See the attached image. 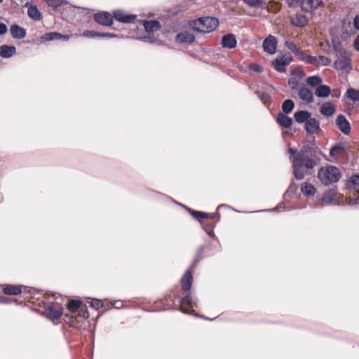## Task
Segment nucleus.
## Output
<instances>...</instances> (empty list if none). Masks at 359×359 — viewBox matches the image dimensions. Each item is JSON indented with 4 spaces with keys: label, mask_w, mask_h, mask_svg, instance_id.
I'll list each match as a JSON object with an SVG mask.
<instances>
[{
    "label": "nucleus",
    "mask_w": 359,
    "mask_h": 359,
    "mask_svg": "<svg viewBox=\"0 0 359 359\" xmlns=\"http://www.w3.org/2000/svg\"><path fill=\"white\" fill-rule=\"evenodd\" d=\"M292 172L297 180L304 179L306 172L304 168L313 169L320 160V156L323 152L315 145L314 139L309 144L303 145L299 151L296 149L289 148Z\"/></svg>",
    "instance_id": "nucleus-1"
},
{
    "label": "nucleus",
    "mask_w": 359,
    "mask_h": 359,
    "mask_svg": "<svg viewBox=\"0 0 359 359\" xmlns=\"http://www.w3.org/2000/svg\"><path fill=\"white\" fill-rule=\"evenodd\" d=\"M194 268L191 266L188 269L180 280L182 290H184L183 297H181L179 302L182 307V310L184 313H190L188 310L184 309L185 306L189 308L197 307L196 299L191 296L189 290L193 283L192 271Z\"/></svg>",
    "instance_id": "nucleus-2"
},
{
    "label": "nucleus",
    "mask_w": 359,
    "mask_h": 359,
    "mask_svg": "<svg viewBox=\"0 0 359 359\" xmlns=\"http://www.w3.org/2000/svg\"><path fill=\"white\" fill-rule=\"evenodd\" d=\"M318 177L323 184L328 185L337 182L341 177V172L336 166L328 165L319 170Z\"/></svg>",
    "instance_id": "nucleus-3"
},
{
    "label": "nucleus",
    "mask_w": 359,
    "mask_h": 359,
    "mask_svg": "<svg viewBox=\"0 0 359 359\" xmlns=\"http://www.w3.org/2000/svg\"><path fill=\"white\" fill-rule=\"evenodd\" d=\"M219 22L215 17L206 16L202 17L194 22L195 29L203 33H210L213 32L218 26Z\"/></svg>",
    "instance_id": "nucleus-4"
},
{
    "label": "nucleus",
    "mask_w": 359,
    "mask_h": 359,
    "mask_svg": "<svg viewBox=\"0 0 359 359\" xmlns=\"http://www.w3.org/2000/svg\"><path fill=\"white\" fill-rule=\"evenodd\" d=\"M63 314V308L59 303H51L44 310V315L55 324H57Z\"/></svg>",
    "instance_id": "nucleus-5"
},
{
    "label": "nucleus",
    "mask_w": 359,
    "mask_h": 359,
    "mask_svg": "<svg viewBox=\"0 0 359 359\" xmlns=\"http://www.w3.org/2000/svg\"><path fill=\"white\" fill-rule=\"evenodd\" d=\"M143 25L148 35L142 36V40L147 43H154V32L161 28V23L157 20H144Z\"/></svg>",
    "instance_id": "nucleus-6"
},
{
    "label": "nucleus",
    "mask_w": 359,
    "mask_h": 359,
    "mask_svg": "<svg viewBox=\"0 0 359 359\" xmlns=\"http://www.w3.org/2000/svg\"><path fill=\"white\" fill-rule=\"evenodd\" d=\"M293 61L292 57L290 54H283L277 57L272 61L273 68L279 73H284L286 71V67Z\"/></svg>",
    "instance_id": "nucleus-7"
},
{
    "label": "nucleus",
    "mask_w": 359,
    "mask_h": 359,
    "mask_svg": "<svg viewBox=\"0 0 359 359\" xmlns=\"http://www.w3.org/2000/svg\"><path fill=\"white\" fill-rule=\"evenodd\" d=\"M180 299L181 297H180L179 295L176 293H170L165 295L163 300V308L160 309L159 310H166L176 307L177 310L183 312L179 302Z\"/></svg>",
    "instance_id": "nucleus-8"
},
{
    "label": "nucleus",
    "mask_w": 359,
    "mask_h": 359,
    "mask_svg": "<svg viewBox=\"0 0 359 359\" xmlns=\"http://www.w3.org/2000/svg\"><path fill=\"white\" fill-rule=\"evenodd\" d=\"M302 61L306 64L312 65L316 67H319L320 65L328 66L331 63V59L324 55L316 57L306 55L305 57L302 58Z\"/></svg>",
    "instance_id": "nucleus-9"
},
{
    "label": "nucleus",
    "mask_w": 359,
    "mask_h": 359,
    "mask_svg": "<svg viewBox=\"0 0 359 359\" xmlns=\"http://www.w3.org/2000/svg\"><path fill=\"white\" fill-rule=\"evenodd\" d=\"M337 196L338 193L336 189H330L323 194L322 202L325 205H339L340 201Z\"/></svg>",
    "instance_id": "nucleus-10"
},
{
    "label": "nucleus",
    "mask_w": 359,
    "mask_h": 359,
    "mask_svg": "<svg viewBox=\"0 0 359 359\" xmlns=\"http://www.w3.org/2000/svg\"><path fill=\"white\" fill-rule=\"evenodd\" d=\"M323 5L322 0H302L300 7L305 13H312Z\"/></svg>",
    "instance_id": "nucleus-11"
},
{
    "label": "nucleus",
    "mask_w": 359,
    "mask_h": 359,
    "mask_svg": "<svg viewBox=\"0 0 359 359\" xmlns=\"http://www.w3.org/2000/svg\"><path fill=\"white\" fill-rule=\"evenodd\" d=\"M336 126L339 130L344 135H348L351 133V125L346 116L343 114H339L335 120Z\"/></svg>",
    "instance_id": "nucleus-12"
},
{
    "label": "nucleus",
    "mask_w": 359,
    "mask_h": 359,
    "mask_svg": "<svg viewBox=\"0 0 359 359\" xmlns=\"http://www.w3.org/2000/svg\"><path fill=\"white\" fill-rule=\"evenodd\" d=\"M277 40L275 36L269 35L263 41V50L264 52L272 55L276 51Z\"/></svg>",
    "instance_id": "nucleus-13"
},
{
    "label": "nucleus",
    "mask_w": 359,
    "mask_h": 359,
    "mask_svg": "<svg viewBox=\"0 0 359 359\" xmlns=\"http://www.w3.org/2000/svg\"><path fill=\"white\" fill-rule=\"evenodd\" d=\"M93 17L95 21L102 25L111 26L113 24V17L108 12L97 13Z\"/></svg>",
    "instance_id": "nucleus-14"
},
{
    "label": "nucleus",
    "mask_w": 359,
    "mask_h": 359,
    "mask_svg": "<svg viewBox=\"0 0 359 359\" xmlns=\"http://www.w3.org/2000/svg\"><path fill=\"white\" fill-rule=\"evenodd\" d=\"M114 18L116 19V20L123 22V23H132L134 22V21L137 18L136 15L133 14H126L122 11L116 10L114 11Z\"/></svg>",
    "instance_id": "nucleus-15"
},
{
    "label": "nucleus",
    "mask_w": 359,
    "mask_h": 359,
    "mask_svg": "<svg viewBox=\"0 0 359 359\" xmlns=\"http://www.w3.org/2000/svg\"><path fill=\"white\" fill-rule=\"evenodd\" d=\"M290 23L297 27H304L309 23L308 18L302 13H296L290 18Z\"/></svg>",
    "instance_id": "nucleus-16"
},
{
    "label": "nucleus",
    "mask_w": 359,
    "mask_h": 359,
    "mask_svg": "<svg viewBox=\"0 0 359 359\" xmlns=\"http://www.w3.org/2000/svg\"><path fill=\"white\" fill-rule=\"evenodd\" d=\"M305 130L309 135L318 133L320 130V123L315 118H311L305 123Z\"/></svg>",
    "instance_id": "nucleus-17"
},
{
    "label": "nucleus",
    "mask_w": 359,
    "mask_h": 359,
    "mask_svg": "<svg viewBox=\"0 0 359 359\" xmlns=\"http://www.w3.org/2000/svg\"><path fill=\"white\" fill-rule=\"evenodd\" d=\"M334 67L337 70L344 71L351 68V60L348 57L341 56L334 62Z\"/></svg>",
    "instance_id": "nucleus-18"
},
{
    "label": "nucleus",
    "mask_w": 359,
    "mask_h": 359,
    "mask_svg": "<svg viewBox=\"0 0 359 359\" xmlns=\"http://www.w3.org/2000/svg\"><path fill=\"white\" fill-rule=\"evenodd\" d=\"M298 95L302 100L307 103H312L314 101L313 94L312 91L307 87H301L299 90Z\"/></svg>",
    "instance_id": "nucleus-19"
},
{
    "label": "nucleus",
    "mask_w": 359,
    "mask_h": 359,
    "mask_svg": "<svg viewBox=\"0 0 359 359\" xmlns=\"http://www.w3.org/2000/svg\"><path fill=\"white\" fill-rule=\"evenodd\" d=\"M285 46L287 49L291 50L295 55L299 57V60L302 61V58L306 56V54L299 47H298L293 41H285Z\"/></svg>",
    "instance_id": "nucleus-20"
},
{
    "label": "nucleus",
    "mask_w": 359,
    "mask_h": 359,
    "mask_svg": "<svg viewBox=\"0 0 359 359\" xmlns=\"http://www.w3.org/2000/svg\"><path fill=\"white\" fill-rule=\"evenodd\" d=\"M10 32L13 39H21L25 37L27 31L25 28L18 25H12L10 27Z\"/></svg>",
    "instance_id": "nucleus-21"
},
{
    "label": "nucleus",
    "mask_w": 359,
    "mask_h": 359,
    "mask_svg": "<svg viewBox=\"0 0 359 359\" xmlns=\"http://www.w3.org/2000/svg\"><path fill=\"white\" fill-rule=\"evenodd\" d=\"M222 45L224 48L232 49L237 45L236 36L233 34H227L222 36Z\"/></svg>",
    "instance_id": "nucleus-22"
},
{
    "label": "nucleus",
    "mask_w": 359,
    "mask_h": 359,
    "mask_svg": "<svg viewBox=\"0 0 359 359\" xmlns=\"http://www.w3.org/2000/svg\"><path fill=\"white\" fill-rule=\"evenodd\" d=\"M83 36L88 38H95V37H102V38H115L118 37V35L116 34L109 33V32H96L93 30H86L83 32Z\"/></svg>",
    "instance_id": "nucleus-23"
},
{
    "label": "nucleus",
    "mask_w": 359,
    "mask_h": 359,
    "mask_svg": "<svg viewBox=\"0 0 359 359\" xmlns=\"http://www.w3.org/2000/svg\"><path fill=\"white\" fill-rule=\"evenodd\" d=\"M277 123L283 128H289L292 124V118L289 117L287 114L280 112L276 117Z\"/></svg>",
    "instance_id": "nucleus-24"
},
{
    "label": "nucleus",
    "mask_w": 359,
    "mask_h": 359,
    "mask_svg": "<svg viewBox=\"0 0 359 359\" xmlns=\"http://www.w3.org/2000/svg\"><path fill=\"white\" fill-rule=\"evenodd\" d=\"M42 39L44 41H54V40L68 41L69 39V36L67 35V34H62L60 33L53 32H49V33L45 34L42 36Z\"/></svg>",
    "instance_id": "nucleus-25"
},
{
    "label": "nucleus",
    "mask_w": 359,
    "mask_h": 359,
    "mask_svg": "<svg viewBox=\"0 0 359 359\" xmlns=\"http://www.w3.org/2000/svg\"><path fill=\"white\" fill-rule=\"evenodd\" d=\"M320 111L323 116H331L336 111V107L331 102H326L322 104Z\"/></svg>",
    "instance_id": "nucleus-26"
},
{
    "label": "nucleus",
    "mask_w": 359,
    "mask_h": 359,
    "mask_svg": "<svg viewBox=\"0 0 359 359\" xmlns=\"http://www.w3.org/2000/svg\"><path fill=\"white\" fill-rule=\"evenodd\" d=\"M176 40L180 43H186L191 44L195 41V36L188 32H180L177 34Z\"/></svg>",
    "instance_id": "nucleus-27"
},
{
    "label": "nucleus",
    "mask_w": 359,
    "mask_h": 359,
    "mask_svg": "<svg viewBox=\"0 0 359 359\" xmlns=\"http://www.w3.org/2000/svg\"><path fill=\"white\" fill-rule=\"evenodd\" d=\"M311 114L308 111L299 110L294 113V118L299 123H303L311 118Z\"/></svg>",
    "instance_id": "nucleus-28"
},
{
    "label": "nucleus",
    "mask_w": 359,
    "mask_h": 359,
    "mask_svg": "<svg viewBox=\"0 0 359 359\" xmlns=\"http://www.w3.org/2000/svg\"><path fill=\"white\" fill-rule=\"evenodd\" d=\"M16 52V48L13 46L2 45L0 46V56L4 58L11 57Z\"/></svg>",
    "instance_id": "nucleus-29"
},
{
    "label": "nucleus",
    "mask_w": 359,
    "mask_h": 359,
    "mask_svg": "<svg viewBox=\"0 0 359 359\" xmlns=\"http://www.w3.org/2000/svg\"><path fill=\"white\" fill-rule=\"evenodd\" d=\"M187 211L191 214V215L196 220L201 221V219H205L208 218L214 219L215 217V215H210L208 213L194 210L191 208H187Z\"/></svg>",
    "instance_id": "nucleus-30"
},
{
    "label": "nucleus",
    "mask_w": 359,
    "mask_h": 359,
    "mask_svg": "<svg viewBox=\"0 0 359 359\" xmlns=\"http://www.w3.org/2000/svg\"><path fill=\"white\" fill-rule=\"evenodd\" d=\"M302 193L306 197L313 196L316 192V189L310 183L304 182L301 187Z\"/></svg>",
    "instance_id": "nucleus-31"
},
{
    "label": "nucleus",
    "mask_w": 359,
    "mask_h": 359,
    "mask_svg": "<svg viewBox=\"0 0 359 359\" xmlns=\"http://www.w3.org/2000/svg\"><path fill=\"white\" fill-rule=\"evenodd\" d=\"M3 292L5 294L17 295L22 292V286L7 285L4 287Z\"/></svg>",
    "instance_id": "nucleus-32"
},
{
    "label": "nucleus",
    "mask_w": 359,
    "mask_h": 359,
    "mask_svg": "<svg viewBox=\"0 0 359 359\" xmlns=\"http://www.w3.org/2000/svg\"><path fill=\"white\" fill-rule=\"evenodd\" d=\"M331 89L329 86L320 84L316 88L315 94L318 97H327L330 95Z\"/></svg>",
    "instance_id": "nucleus-33"
},
{
    "label": "nucleus",
    "mask_w": 359,
    "mask_h": 359,
    "mask_svg": "<svg viewBox=\"0 0 359 359\" xmlns=\"http://www.w3.org/2000/svg\"><path fill=\"white\" fill-rule=\"evenodd\" d=\"M27 15L31 19L35 21H39L42 18L41 13L36 5H31L28 8Z\"/></svg>",
    "instance_id": "nucleus-34"
},
{
    "label": "nucleus",
    "mask_w": 359,
    "mask_h": 359,
    "mask_svg": "<svg viewBox=\"0 0 359 359\" xmlns=\"http://www.w3.org/2000/svg\"><path fill=\"white\" fill-rule=\"evenodd\" d=\"M255 94L258 96V97L260 99V100L265 107H266L267 108L270 107L271 95L268 93L257 90L255 91Z\"/></svg>",
    "instance_id": "nucleus-35"
},
{
    "label": "nucleus",
    "mask_w": 359,
    "mask_h": 359,
    "mask_svg": "<svg viewBox=\"0 0 359 359\" xmlns=\"http://www.w3.org/2000/svg\"><path fill=\"white\" fill-rule=\"evenodd\" d=\"M306 82L311 87L317 88L318 86H320L322 83L323 79L320 76H318V75L311 76L307 78Z\"/></svg>",
    "instance_id": "nucleus-36"
},
{
    "label": "nucleus",
    "mask_w": 359,
    "mask_h": 359,
    "mask_svg": "<svg viewBox=\"0 0 359 359\" xmlns=\"http://www.w3.org/2000/svg\"><path fill=\"white\" fill-rule=\"evenodd\" d=\"M82 304L83 303L81 301L72 299L67 304V309L71 313H75L79 307H81Z\"/></svg>",
    "instance_id": "nucleus-37"
},
{
    "label": "nucleus",
    "mask_w": 359,
    "mask_h": 359,
    "mask_svg": "<svg viewBox=\"0 0 359 359\" xmlns=\"http://www.w3.org/2000/svg\"><path fill=\"white\" fill-rule=\"evenodd\" d=\"M294 107V103L290 99L285 100L282 104V110L284 114L290 113L293 110Z\"/></svg>",
    "instance_id": "nucleus-38"
},
{
    "label": "nucleus",
    "mask_w": 359,
    "mask_h": 359,
    "mask_svg": "<svg viewBox=\"0 0 359 359\" xmlns=\"http://www.w3.org/2000/svg\"><path fill=\"white\" fill-rule=\"evenodd\" d=\"M205 248V247L204 245H201L198 248L196 257L192 262V264L191 265V268H195L197 264L203 259V254Z\"/></svg>",
    "instance_id": "nucleus-39"
},
{
    "label": "nucleus",
    "mask_w": 359,
    "mask_h": 359,
    "mask_svg": "<svg viewBox=\"0 0 359 359\" xmlns=\"http://www.w3.org/2000/svg\"><path fill=\"white\" fill-rule=\"evenodd\" d=\"M346 96L348 98L353 102L359 101V90L349 88L346 91Z\"/></svg>",
    "instance_id": "nucleus-40"
},
{
    "label": "nucleus",
    "mask_w": 359,
    "mask_h": 359,
    "mask_svg": "<svg viewBox=\"0 0 359 359\" xmlns=\"http://www.w3.org/2000/svg\"><path fill=\"white\" fill-rule=\"evenodd\" d=\"M345 147L343 144H336L330 149V155L332 157H336L341 152L344 151Z\"/></svg>",
    "instance_id": "nucleus-41"
},
{
    "label": "nucleus",
    "mask_w": 359,
    "mask_h": 359,
    "mask_svg": "<svg viewBox=\"0 0 359 359\" xmlns=\"http://www.w3.org/2000/svg\"><path fill=\"white\" fill-rule=\"evenodd\" d=\"M216 224L212 223L208 224H204L203 225V228L205 230V231L207 233V234L212 238H216V236L214 233V229L215 227Z\"/></svg>",
    "instance_id": "nucleus-42"
},
{
    "label": "nucleus",
    "mask_w": 359,
    "mask_h": 359,
    "mask_svg": "<svg viewBox=\"0 0 359 359\" xmlns=\"http://www.w3.org/2000/svg\"><path fill=\"white\" fill-rule=\"evenodd\" d=\"M76 313H78V315L83 319L86 320V319L88 318V317H89L88 308H87L86 305H85L83 304H82L81 307H79V309H78Z\"/></svg>",
    "instance_id": "nucleus-43"
},
{
    "label": "nucleus",
    "mask_w": 359,
    "mask_h": 359,
    "mask_svg": "<svg viewBox=\"0 0 359 359\" xmlns=\"http://www.w3.org/2000/svg\"><path fill=\"white\" fill-rule=\"evenodd\" d=\"M244 2L250 7L259 8L261 7L264 1L263 0H243Z\"/></svg>",
    "instance_id": "nucleus-44"
},
{
    "label": "nucleus",
    "mask_w": 359,
    "mask_h": 359,
    "mask_svg": "<svg viewBox=\"0 0 359 359\" xmlns=\"http://www.w3.org/2000/svg\"><path fill=\"white\" fill-rule=\"evenodd\" d=\"M297 187L292 182L284 194L285 197H292L296 191Z\"/></svg>",
    "instance_id": "nucleus-45"
},
{
    "label": "nucleus",
    "mask_w": 359,
    "mask_h": 359,
    "mask_svg": "<svg viewBox=\"0 0 359 359\" xmlns=\"http://www.w3.org/2000/svg\"><path fill=\"white\" fill-rule=\"evenodd\" d=\"M249 69H250V70L253 71L258 74L262 73L263 70H264L263 67L257 63H251L249 65Z\"/></svg>",
    "instance_id": "nucleus-46"
},
{
    "label": "nucleus",
    "mask_w": 359,
    "mask_h": 359,
    "mask_svg": "<svg viewBox=\"0 0 359 359\" xmlns=\"http://www.w3.org/2000/svg\"><path fill=\"white\" fill-rule=\"evenodd\" d=\"M288 85L291 90H296L299 86V81L297 79L292 77L288 80Z\"/></svg>",
    "instance_id": "nucleus-47"
},
{
    "label": "nucleus",
    "mask_w": 359,
    "mask_h": 359,
    "mask_svg": "<svg viewBox=\"0 0 359 359\" xmlns=\"http://www.w3.org/2000/svg\"><path fill=\"white\" fill-rule=\"evenodd\" d=\"M90 306L96 310H98L103 306V302L100 299H93L90 302Z\"/></svg>",
    "instance_id": "nucleus-48"
},
{
    "label": "nucleus",
    "mask_w": 359,
    "mask_h": 359,
    "mask_svg": "<svg viewBox=\"0 0 359 359\" xmlns=\"http://www.w3.org/2000/svg\"><path fill=\"white\" fill-rule=\"evenodd\" d=\"M47 4L55 8L61 6L62 0H46Z\"/></svg>",
    "instance_id": "nucleus-49"
},
{
    "label": "nucleus",
    "mask_w": 359,
    "mask_h": 359,
    "mask_svg": "<svg viewBox=\"0 0 359 359\" xmlns=\"http://www.w3.org/2000/svg\"><path fill=\"white\" fill-rule=\"evenodd\" d=\"M8 31L6 25L4 22H0V35L5 34Z\"/></svg>",
    "instance_id": "nucleus-50"
},
{
    "label": "nucleus",
    "mask_w": 359,
    "mask_h": 359,
    "mask_svg": "<svg viewBox=\"0 0 359 359\" xmlns=\"http://www.w3.org/2000/svg\"><path fill=\"white\" fill-rule=\"evenodd\" d=\"M348 204L351 206L359 205V198H350L348 201Z\"/></svg>",
    "instance_id": "nucleus-51"
},
{
    "label": "nucleus",
    "mask_w": 359,
    "mask_h": 359,
    "mask_svg": "<svg viewBox=\"0 0 359 359\" xmlns=\"http://www.w3.org/2000/svg\"><path fill=\"white\" fill-rule=\"evenodd\" d=\"M302 0H286L289 7H294L298 3L301 4Z\"/></svg>",
    "instance_id": "nucleus-52"
},
{
    "label": "nucleus",
    "mask_w": 359,
    "mask_h": 359,
    "mask_svg": "<svg viewBox=\"0 0 359 359\" xmlns=\"http://www.w3.org/2000/svg\"><path fill=\"white\" fill-rule=\"evenodd\" d=\"M296 72H297V75L299 76V79H302L305 76L304 72L301 69L292 71V74H295Z\"/></svg>",
    "instance_id": "nucleus-53"
},
{
    "label": "nucleus",
    "mask_w": 359,
    "mask_h": 359,
    "mask_svg": "<svg viewBox=\"0 0 359 359\" xmlns=\"http://www.w3.org/2000/svg\"><path fill=\"white\" fill-rule=\"evenodd\" d=\"M353 26L355 29L359 30V15H356L353 19Z\"/></svg>",
    "instance_id": "nucleus-54"
},
{
    "label": "nucleus",
    "mask_w": 359,
    "mask_h": 359,
    "mask_svg": "<svg viewBox=\"0 0 359 359\" xmlns=\"http://www.w3.org/2000/svg\"><path fill=\"white\" fill-rule=\"evenodd\" d=\"M353 47L357 51H359V35L356 36L353 41Z\"/></svg>",
    "instance_id": "nucleus-55"
},
{
    "label": "nucleus",
    "mask_w": 359,
    "mask_h": 359,
    "mask_svg": "<svg viewBox=\"0 0 359 359\" xmlns=\"http://www.w3.org/2000/svg\"><path fill=\"white\" fill-rule=\"evenodd\" d=\"M114 306L117 309H121L123 307V302L120 300L115 301L114 303Z\"/></svg>",
    "instance_id": "nucleus-56"
},
{
    "label": "nucleus",
    "mask_w": 359,
    "mask_h": 359,
    "mask_svg": "<svg viewBox=\"0 0 359 359\" xmlns=\"http://www.w3.org/2000/svg\"><path fill=\"white\" fill-rule=\"evenodd\" d=\"M10 302H11V299L4 297L3 296H0V304H9Z\"/></svg>",
    "instance_id": "nucleus-57"
},
{
    "label": "nucleus",
    "mask_w": 359,
    "mask_h": 359,
    "mask_svg": "<svg viewBox=\"0 0 359 359\" xmlns=\"http://www.w3.org/2000/svg\"><path fill=\"white\" fill-rule=\"evenodd\" d=\"M195 316H197V317H198V318H203V319H205V320H210V321H212V320H215V318H208V317H205V316H200V315H198V314H196ZM216 318H215V319H216Z\"/></svg>",
    "instance_id": "nucleus-58"
},
{
    "label": "nucleus",
    "mask_w": 359,
    "mask_h": 359,
    "mask_svg": "<svg viewBox=\"0 0 359 359\" xmlns=\"http://www.w3.org/2000/svg\"><path fill=\"white\" fill-rule=\"evenodd\" d=\"M280 208H282V205L280 204L276 205V207H275L273 210H280Z\"/></svg>",
    "instance_id": "nucleus-59"
},
{
    "label": "nucleus",
    "mask_w": 359,
    "mask_h": 359,
    "mask_svg": "<svg viewBox=\"0 0 359 359\" xmlns=\"http://www.w3.org/2000/svg\"><path fill=\"white\" fill-rule=\"evenodd\" d=\"M226 207H228V205H225V204H221V205H219L218 206V208H226Z\"/></svg>",
    "instance_id": "nucleus-60"
},
{
    "label": "nucleus",
    "mask_w": 359,
    "mask_h": 359,
    "mask_svg": "<svg viewBox=\"0 0 359 359\" xmlns=\"http://www.w3.org/2000/svg\"><path fill=\"white\" fill-rule=\"evenodd\" d=\"M219 217H220V215H217V222L219 221Z\"/></svg>",
    "instance_id": "nucleus-61"
},
{
    "label": "nucleus",
    "mask_w": 359,
    "mask_h": 359,
    "mask_svg": "<svg viewBox=\"0 0 359 359\" xmlns=\"http://www.w3.org/2000/svg\"><path fill=\"white\" fill-rule=\"evenodd\" d=\"M177 205H180L182 206H184L183 205L180 204V203L175 202Z\"/></svg>",
    "instance_id": "nucleus-62"
},
{
    "label": "nucleus",
    "mask_w": 359,
    "mask_h": 359,
    "mask_svg": "<svg viewBox=\"0 0 359 359\" xmlns=\"http://www.w3.org/2000/svg\"><path fill=\"white\" fill-rule=\"evenodd\" d=\"M65 317L66 318H69V315L68 314H65Z\"/></svg>",
    "instance_id": "nucleus-63"
},
{
    "label": "nucleus",
    "mask_w": 359,
    "mask_h": 359,
    "mask_svg": "<svg viewBox=\"0 0 359 359\" xmlns=\"http://www.w3.org/2000/svg\"><path fill=\"white\" fill-rule=\"evenodd\" d=\"M71 323H74V320L72 319L69 320Z\"/></svg>",
    "instance_id": "nucleus-64"
}]
</instances>
